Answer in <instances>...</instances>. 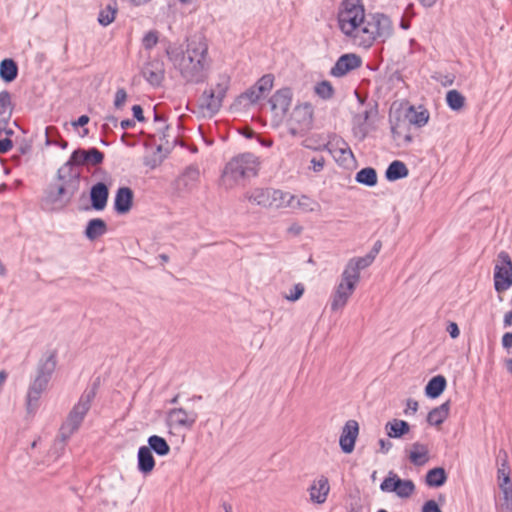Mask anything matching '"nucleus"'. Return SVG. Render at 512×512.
<instances>
[{
	"mask_svg": "<svg viewBox=\"0 0 512 512\" xmlns=\"http://www.w3.org/2000/svg\"><path fill=\"white\" fill-rule=\"evenodd\" d=\"M315 93L318 96H331L333 94V87L328 81H322L315 86Z\"/></svg>",
	"mask_w": 512,
	"mask_h": 512,
	"instance_id": "obj_50",
	"label": "nucleus"
},
{
	"mask_svg": "<svg viewBox=\"0 0 512 512\" xmlns=\"http://www.w3.org/2000/svg\"><path fill=\"white\" fill-rule=\"evenodd\" d=\"M133 191L129 187H120L115 195L114 208L117 213L125 214L131 210Z\"/></svg>",
	"mask_w": 512,
	"mask_h": 512,
	"instance_id": "obj_26",
	"label": "nucleus"
},
{
	"mask_svg": "<svg viewBox=\"0 0 512 512\" xmlns=\"http://www.w3.org/2000/svg\"><path fill=\"white\" fill-rule=\"evenodd\" d=\"M308 491L312 502L317 504L324 503L330 491L328 479L325 476L319 477L313 481Z\"/></svg>",
	"mask_w": 512,
	"mask_h": 512,
	"instance_id": "obj_24",
	"label": "nucleus"
},
{
	"mask_svg": "<svg viewBox=\"0 0 512 512\" xmlns=\"http://www.w3.org/2000/svg\"><path fill=\"white\" fill-rule=\"evenodd\" d=\"M158 43V34L156 31H149L142 39V44L146 49L153 48Z\"/></svg>",
	"mask_w": 512,
	"mask_h": 512,
	"instance_id": "obj_49",
	"label": "nucleus"
},
{
	"mask_svg": "<svg viewBox=\"0 0 512 512\" xmlns=\"http://www.w3.org/2000/svg\"><path fill=\"white\" fill-rule=\"evenodd\" d=\"M12 111L13 105L10 101V98H0V124H9Z\"/></svg>",
	"mask_w": 512,
	"mask_h": 512,
	"instance_id": "obj_46",
	"label": "nucleus"
},
{
	"mask_svg": "<svg viewBox=\"0 0 512 512\" xmlns=\"http://www.w3.org/2000/svg\"><path fill=\"white\" fill-rule=\"evenodd\" d=\"M447 332L451 336V338L455 339L459 336L460 330L458 325L455 322H450L447 326Z\"/></svg>",
	"mask_w": 512,
	"mask_h": 512,
	"instance_id": "obj_57",
	"label": "nucleus"
},
{
	"mask_svg": "<svg viewBox=\"0 0 512 512\" xmlns=\"http://www.w3.org/2000/svg\"><path fill=\"white\" fill-rule=\"evenodd\" d=\"M138 470L143 474H149L155 467V459L150 448L141 446L138 450Z\"/></svg>",
	"mask_w": 512,
	"mask_h": 512,
	"instance_id": "obj_28",
	"label": "nucleus"
},
{
	"mask_svg": "<svg viewBox=\"0 0 512 512\" xmlns=\"http://www.w3.org/2000/svg\"><path fill=\"white\" fill-rule=\"evenodd\" d=\"M450 402L446 401L440 406L432 409L427 416V421L430 425L439 426L449 415Z\"/></svg>",
	"mask_w": 512,
	"mask_h": 512,
	"instance_id": "obj_33",
	"label": "nucleus"
},
{
	"mask_svg": "<svg viewBox=\"0 0 512 512\" xmlns=\"http://www.w3.org/2000/svg\"><path fill=\"white\" fill-rule=\"evenodd\" d=\"M109 197L108 186L103 182H98L91 187L90 200L91 206L97 211H102L107 206Z\"/></svg>",
	"mask_w": 512,
	"mask_h": 512,
	"instance_id": "obj_23",
	"label": "nucleus"
},
{
	"mask_svg": "<svg viewBox=\"0 0 512 512\" xmlns=\"http://www.w3.org/2000/svg\"><path fill=\"white\" fill-rule=\"evenodd\" d=\"M187 109L202 118L213 117L222 106V98H188Z\"/></svg>",
	"mask_w": 512,
	"mask_h": 512,
	"instance_id": "obj_11",
	"label": "nucleus"
},
{
	"mask_svg": "<svg viewBox=\"0 0 512 512\" xmlns=\"http://www.w3.org/2000/svg\"><path fill=\"white\" fill-rule=\"evenodd\" d=\"M57 133V129L53 126L46 127L45 129V144L47 146L52 145L53 142V136Z\"/></svg>",
	"mask_w": 512,
	"mask_h": 512,
	"instance_id": "obj_54",
	"label": "nucleus"
},
{
	"mask_svg": "<svg viewBox=\"0 0 512 512\" xmlns=\"http://www.w3.org/2000/svg\"><path fill=\"white\" fill-rule=\"evenodd\" d=\"M422 512H442L434 500L425 502L422 507Z\"/></svg>",
	"mask_w": 512,
	"mask_h": 512,
	"instance_id": "obj_55",
	"label": "nucleus"
},
{
	"mask_svg": "<svg viewBox=\"0 0 512 512\" xmlns=\"http://www.w3.org/2000/svg\"><path fill=\"white\" fill-rule=\"evenodd\" d=\"M164 73V64L158 59L148 61L142 69L144 78L154 87L161 85L164 79Z\"/></svg>",
	"mask_w": 512,
	"mask_h": 512,
	"instance_id": "obj_19",
	"label": "nucleus"
},
{
	"mask_svg": "<svg viewBox=\"0 0 512 512\" xmlns=\"http://www.w3.org/2000/svg\"><path fill=\"white\" fill-rule=\"evenodd\" d=\"M325 147L335 161L341 166L348 167L355 161L352 150L347 142L342 138H333L325 145Z\"/></svg>",
	"mask_w": 512,
	"mask_h": 512,
	"instance_id": "obj_13",
	"label": "nucleus"
},
{
	"mask_svg": "<svg viewBox=\"0 0 512 512\" xmlns=\"http://www.w3.org/2000/svg\"><path fill=\"white\" fill-rule=\"evenodd\" d=\"M355 288L340 281L331 298V310L338 311L344 308Z\"/></svg>",
	"mask_w": 512,
	"mask_h": 512,
	"instance_id": "obj_22",
	"label": "nucleus"
},
{
	"mask_svg": "<svg viewBox=\"0 0 512 512\" xmlns=\"http://www.w3.org/2000/svg\"><path fill=\"white\" fill-rule=\"evenodd\" d=\"M499 512H512V487L500 488Z\"/></svg>",
	"mask_w": 512,
	"mask_h": 512,
	"instance_id": "obj_45",
	"label": "nucleus"
},
{
	"mask_svg": "<svg viewBox=\"0 0 512 512\" xmlns=\"http://www.w3.org/2000/svg\"><path fill=\"white\" fill-rule=\"evenodd\" d=\"M117 11H118L117 3L115 1H113V3L108 4L105 8H103L100 11L99 16H98V22L102 26L110 25L114 21Z\"/></svg>",
	"mask_w": 512,
	"mask_h": 512,
	"instance_id": "obj_41",
	"label": "nucleus"
},
{
	"mask_svg": "<svg viewBox=\"0 0 512 512\" xmlns=\"http://www.w3.org/2000/svg\"><path fill=\"white\" fill-rule=\"evenodd\" d=\"M408 173L409 171L406 165L402 161L395 160L388 166L385 176L389 181H396L407 177Z\"/></svg>",
	"mask_w": 512,
	"mask_h": 512,
	"instance_id": "obj_37",
	"label": "nucleus"
},
{
	"mask_svg": "<svg viewBox=\"0 0 512 512\" xmlns=\"http://www.w3.org/2000/svg\"><path fill=\"white\" fill-rule=\"evenodd\" d=\"M56 356L50 353L43 358L37 367V373L31 382L26 396V409L28 413H34L39 407V400L48 387V383L56 368Z\"/></svg>",
	"mask_w": 512,
	"mask_h": 512,
	"instance_id": "obj_6",
	"label": "nucleus"
},
{
	"mask_svg": "<svg viewBox=\"0 0 512 512\" xmlns=\"http://www.w3.org/2000/svg\"><path fill=\"white\" fill-rule=\"evenodd\" d=\"M502 345L505 349H511L512 348V333L507 332L502 337Z\"/></svg>",
	"mask_w": 512,
	"mask_h": 512,
	"instance_id": "obj_59",
	"label": "nucleus"
},
{
	"mask_svg": "<svg viewBox=\"0 0 512 512\" xmlns=\"http://www.w3.org/2000/svg\"><path fill=\"white\" fill-rule=\"evenodd\" d=\"M14 131L8 125L0 124V153H6L12 148L10 137Z\"/></svg>",
	"mask_w": 512,
	"mask_h": 512,
	"instance_id": "obj_44",
	"label": "nucleus"
},
{
	"mask_svg": "<svg viewBox=\"0 0 512 512\" xmlns=\"http://www.w3.org/2000/svg\"><path fill=\"white\" fill-rule=\"evenodd\" d=\"M72 162L76 165H92L96 166L103 162L104 154L97 148L77 149L72 155Z\"/></svg>",
	"mask_w": 512,
	"mask_h": 512,
	"instance_id": "obj_20",
	"label": "nucleus"
},
{
	"mask_svg": "<svg viewBox=\"0 0 512 512\" xmlns=\"http://www.w3.org/2000/svg\"><path fill=\"white\" fill-rule=\"evenodd\" d=\"M208 46L202 39L191 40L185 52L167 50L170 60L187 82L198 83L206 76Z\"/></svg>",
	"mask_w": 512,
	"mask_h": 512,
	"instance_id": "obj_2",
	"label": "nucleus"
},
{
	"mask_svg": "<svg viewBox=\"0 0 512 512\" xmlns=\"http://www.w3.org/2000/svg\"><path fill=\"white\" fill-rule=\"evenodd\" d=\"M200 170L196 165L186 167L174 181V187L178 194L192 192L199 182Z\"/></svg>",
	"mask_w": 512,
	"mask_h": 512,
	"instance_id": "obj_14",
	"label": "nucleus"
},
{
	"mask_svg": "<svg viewBox=\"0 0 512 512\" xmlns=\"http://www.w3.org/2000/svg\"><path fill=\"white\" fill-rule=\"evenodd\" d=\"M409 460L416 466H422L429 460V450L426 445L415 442L411 446Z\"/></svg>",
	"mask_w": 512,
	"mask_h": 512,
	"instance_id": "obj_31",
	"label": "nucleus"
},
{
	"mask_svg": "<svg viewBox=\"0 0 512 512\" xmlns=\"http://www.w3.org/2000/svg\"><path fill=\"white\" fill-rule=\"evenodd\" d=\"M361 64L362 59L360 56L354 53L344 54L337 60L330 73L335 77H342L350 71L359 68Z\"/></svg>",
	"mask_w": 512,
	"mask_h": 512,
	"instance_id": "obj_16",
	"label": "nucleus"
},
{
	"mask_svg": "<svg viewBox=\"0 0 512 512\" xmlns=\"http://www.w3.org/2000/svg\"><path fill=\"white\" fill-rule=\"evenodd\" d=\"M381 249V243L379 241H377L372 250L367 254L365 255L364 257H369L370 258V261H369V266L373 263V261L375 260L376 258V255L379 253Z\"/></svg>",
	"mask_w": 512,
	"mask_h": 512,
	"instance_id": "obj_56",
	"label": "nucleus"
},
{
	"mask_svg": "<svg viewBox=\"0 0 512 512\" xmlns=\"http://www.w3.org/2000/svg\"><path fill=\"white\" fill-rule=\"evenodd\" d=\"M325 165V159L323 156L313 157L310 161L309 169L318 173L323 170Z\"/></svg>",
	"mask_w": 512,
	"mask_h": 512,
	"instance_id": "obj_52",
	"label": "nucleus"
},
{
	"mask_svg": "<svg viewBox=\"0 0 512 512\" xmlns=\"http://www.w3.org/2000/svg\"><path fill=\"white\" fill-rule=\"evenodd\" d=\"M383 492H394L400 498H409L415 491L412 480L401 479L393 472L389 473L380 485Z\"/></svg>",
	"mask_w": 512,
	"mask_h": 512,
	"instance_id": "obj_12",
	"label": "nucleus"
},
{
	"mask_svg": "<svg viewBox=\"0 0 512 512\" xmlns=\"http://www.w3.org/2000/svg\"><path fill=\"white\" fill-rule=\"evenodd\" d=\"M198 418L197 412L182 407L170 409L167 412L166 424L171 429L190 430Z\"/></svg>",
	"mask_w": 512,
	"mask_h": 512,
	"instance_id": "obj_10",
	"label": "nucleus"
},
{
	"mask_svg": "<svg viewBox=\"0 0 512 512\" xmlns=\"http://www.w3.org/2000/svg\"><path fill=\"white\" fill-rule=\"evenodd\" d=\"M512 286V260L509 254L501 251L494 268V287L498 293L508 290Z\"/></svg>",
	"mask_w": 512,
	"mask_h": 512,
	"instance_id": "obj_9",
	"label": "nucleus"
},
{
	"mask_svg": "<svg viewBox=\"0 0 512 512\" xmlns=\"http://www.w3.org/2000/svg\"><path fill=\"white\" fill-rule=\"evenodd\" d=\"M107 232V224L103 219H91L86 226L85 236L90 241L96 240Z\"/></svg>",
	"mask_w": 512,
	"mask_h": 512,
	"instance_id": "obj_32",
	"label": "nucleus"
},
{
	"mask_svg": "<svg viewBox=\"0 0 512 512\" xmlns=\"http://www.w3.org/2000/svg\"><path fill=\"white\" fill-rule=\"evenodd\" d=\"M447 385L446 379L442 375H437L429 380L425 387V393L430 398H437L442 394Z\"/></svg>",
	"mask_w": 512,
	"mask_h": 512,
	"instance_id": "obj_34",
	"label": "nucleus"
},
{
	"mask_svg": "<svg viewBox=\"0 0 512 512\" xmlns=\"http://www.w3.org/2000/svg\"><path fill=\"white\" fill-rule=\"evenodd\" d=\"M75 162H72V157L63 164L57 173V177L61 182L73 183L79 185V172L74 168Z\"/></svg>",
	"mask_w": 512,
	"mask_h": 512,
	"instance_id": "obj_29",
	"label": "nucleus"
},
{
	"mask_svg": "<svg viewBox=\"0 0 512 512\" xmlns=\"http://www.w3.org/2000/svg\"><path fill=\"white\" fill-rule=\"evenodd\" d=\"M430 118L429 111L423 105L408 103H393L390 113V126L393 139L399 146H405L413 141L410 126L421 128Z\"/></svg>",
	"mask_w": 512,
	"mask_h": 512,
	"instance_id": "obj_3",
	"label": "nucleus"
},
{
	"mask_svg": "<svg viewBox=\"0 0 512 512\" xmlns=\"http://www.w3.org/2000/svg\"><path fill=\"white\" fill-rule=\"evenodd\" d=\"M160 152L161 146H158L155 151L143 158V164L151 170L160 166L163 161Z\"/></svg>",
	"mask_w": 512,
	"mask_h": 512,
	"instance_id": "obj_48",
	"label": "nucleus"
},
{
	"mask_svg": "<svg viewBox=\"0 0 512 512\" xmlns=\"http://www.w3.org/2000/svg\"><path fill=\"white\" fill-rule=\"evenodd\" d=\"M358 432L359 425L355 420H349L345 423L339 440L344 453L349 454L354 450Z\"/></svg>",
	"mask_w": 512,
	"mask_h": 512,
	"instance_id": "obj_18",
	"label": "nucleus"
},
{
	"mask_svg": "<svg viewBox=\"0 0 512 512\" xmlns=\"http://www.w3.org/2000/svg\"><path fill=\"white\" fill-rule=\"evenodd\" d=\"M379 445L382 453H387L392 447V443L384 439L379 440Z\"/></svg>",
	"mask_w": 512,
	"mask_h": 512,
	"instance_id": "obj_61",
	"label": "nucleus"
},
{
	"mask_svg": "<svg viewBox=\"0 0 512 512\" xmlns=\"http://www.w3.org/2000/svg\"><path fill=\"white\" fill-rule=\"evenodd\" d=\"M353 109V116L360 117L371 122H373L378 115V103L375 98H356Z\"/></svg>",
	"mask_w": 512,
	"mask_h": 512,
	"instance_id": "obj_17",
	"label": "nucleus"
},
{
	"mask_svg": "<svg viewBox=\"0 0 512 512\" xmlns=\"http://www.w3.org/2000/svg\"><path fill=\"white\" fill-rule=\"evenodd\" d=\"M512 325V311L508 312L504 316V326H511Z\"/></svg>",
	"mask_w": 512,
	"mask_h": 512,
	"instance_id": "obj_64",
	"label": "nucleus"
},
{
	"mask_svg": "<svg viewBox=\"0 0 512 512\" xmlns=\"http://www.w3.org/2000/svg\"><path fill=\"white\" fill-rule=\"evenodd\" d=\"M338 24L346 40L353 46L370 48L377 39L383 41L393 34L390 18L382 13L366 14L360 0H344Z\"/></svg>",
	"mask_w": 512,
	"mask_h": 512,
	"instance_id": "obj_1",
	"label": "nucleus"
},
{
	"mask_svg": "<svg viewBox=\"0 0 512 512\" xmlns=\"http://www.w3.org/2000/svg\"><path fill=\"white\" fill-rule=\"evenodd\" d=\"M369 261V257L351 258L341 275V281L355 288L360 280V271L369 267Z\"/></svg>",
	"mask_w": 512,
	"mask_h": 512,
	"instance_id": "obj_15",
	"label": "nucleus"
},
{
	"mask_svg": "<svg viewBox=\"0 0 512 512\" xmlns=\"http://www.w3.org/2000/svg\"><path fill=\"white\" fill-rule=\"evenodd\" d=\"M498 482L499 488L512 487L510 483V468L507 464L506 458L498 467Z\"/></svg>",
	"mask_w": 512,
	"mask_h": 512,
	"instance_id": "obj_47",
	"label": "nucleus"
},
{
	"mask_svg": "<svg viewBox=\"0 0 512 512\" xmlns=\"http://www.w3.org/2000/svg\"><path fill=\"white\" fill-rule=\"evenodd\" d=\"M448 106L454 110L459 111L464 107L465 98H446Z\"/></svg>",
	"mask_w": 512,
	"mask_h": 512,
	"instance_id": "obj_53",
	"label": "nucleus"
},
{
	"mask_svg": "<svg viewBox=\"0 0 512 512\" xmlns=\"http://www.w3.org/2000/svg\"><path fill=\"white\" fill-rule=\"evenodd\" d=\"M260 160L253 153L246 152L231 158L225 165L221 175V185L225 189L238 186L241 181L258 174Z\"/></svg>",
	"mask_w": 512,
	"mask_h": 512,
	"instance_id": "obj_4",
	"label": "nucleus"
},
{
	"mask_svg": "<svg viewBox=\"0 0 512 512\" xmlns=\"http://www.w3.org/2000/svg\"><path fill=\"white\" fill-rule=\"evenodd\" d=\"M267 102L264 104L274 114L278 120H282L288 115V121L297 125V128H291L293 134L297 129L303 130L308 128L312 122V107L309 103L295 104L293 111L289 112L292 98H265Z\"/></svg>",
	"mask_w": 512,
	"mask_h": 512,
	"instance_id": "obj_5",
	"label": "nucleus"
},
{
	"mask_svg": "<svg viewBox=\"0 0 512 512\" xmlns=\"http://www.w3.org/2000/svg\"><path fill=\"white\" fill-rule=\"evenodd\" d=\"M230 84V77L226 74L219 75L216 82L211 87L209 96H224Z\"/></svg>",
	"mask_w": 512,
	"mask_h": 512,
	"instance_id": "obj_42",
	"label": "nucleus"
},
{
	"mask_svg": "<svg viewBox=\"0 0 512 512\" xmlns=\"http://www.w3.org/2000/svg\"><path fill=\"white\" fill-rule=\"evenodd\" d=\"M274 86V75H263L255 85L250 87L241 96H261L269 94Z\"/></svg>",
	"mask_w": 512,
	"mask_h": 512,
	"instance_id": "obj_27",
	"label": "nucleus"
},
{
	"mask_svg": "<svg viewBox=\"0 0 512 512\" xmlns=\"http://www.w3.org/2000/svg\"><path fill=\"white\" fill-rule=\"evenodd\" d=\"M372 130V122L360 117L353 116L352 134L356 140L362 142Z\"/></svg>",
	"mask_w": 512,
	"mask_h": 512,
	"instance_id": "obj_30",
	"label": "nucleus"
},
{
	"mask_svg": "<svg viewBox=\"0 0 512 512\" xmlns=\"http://www.w3.org/2000/svg\"><path fill=\"white\" fill-rule=\"evenodd\" d=\"M18 74V66L11 58L0 62V78L5 82H12Z\"/></svg>",
	"mask_w": 512,
	"mask_h": 512,
	"instance_id": "obj_35",
	"label": "nucleus"
},
{
	"mask_svg": "<svg viewBox=\"0 0 512 512\" xmlns=\"http://www.w3.org/2000/svg\"><path fill=\"white\" fill-rule=\"evenodd\" d=\"M304 293V286L300 283L294 285L293 289L290 290L289 294L285 295V299L288 301H297Z\"/></svg>",
	"mask_w": 512,
	"mask_h": 512,
	"instance_id": "obj_51",
	"label": "nucleus"
},
{
	"mask_svg": "<svg viewBox=\"0 0 512 512\" xmlns=\"http://www.w3.org/2000/svg\"><path fill=\"white\" fill-rule=\"evenodd\" d=\"M96 385L84 391L77 404L74 405L66 421L60 428V438L65 442L71 435L77 431L84 420L87 412L91 407V403L96 395Z\"/></svg>",
	"mask_w": 512,
	"mask_h": 512,
	"instance_id": "obj_7",
	"label": "nucleus"
},
{
	"mask_svg": "<svg viewBox=\"0 0 512 512\" xmlns=\"http://www.w3.org/2000/svg\"><path fill=\"white\" fill-rule=\"evenodd\" d=\"M245 197L249 202L264 208L294 207V195L273 188H254Z\"/></svg>",
	"mask_w": 512,
	"mask_h": 512,
	"instance_id": "obj_8",
	"label": "nucleus"
},
{
	"mask_svg": "<svg viewBox=\"0 0 512 512\" xmlns=\"http://www.w3.org/2000/svg\"><path fill=\"white\" fill-rule=\"evenodd\" d=\"M407 408L405 410V414H408L409 411H411L412 414H415L418 410V402L413 400V399H408L407 400Z\"/></svg>",
	"mask_w": 512,
	"mask_h": 512,
	"instance_id": "obj_58",
	"label": "nucleus"
},
{
	"mask_svg": "<svg viewBox=\"0 0 512 512\" xmlns=\"http://www.w3.org/2000/svg\"><path fill=\"white\" fill-rule=\"evenodd\" d=\"M293 205V208H299L304 212H313L318 210L320 207L316 201L306 195H302L297 199L294 197Z\"/></svg>",
	"mask_w": 512,
	"mask_h": 512,
	"instance_id": "obj_43",
	"label": "nucleus"
},
{
	"mask_svg": "<svg viewBox=\"0 0 512 512\" xmlns=\"http://www.w3.org/2000/svg\"><path fill=\"white\" fill-rule=\"evenodd\" d=\"M78 188V184L61 182L60 185L49 190L47 197L51 202H58L63 199L69 201L71 197L77 192Z\"/></svg>",
	"mask_w": 512,
	"mask_h": 512,
	"instance_id": "obj_25",
	"label": "nucleus"
},
{
	"mask_svg": "<svg viewBox=\"0 0 512 512\" xmlns=\"http://www.w3.org/2000/svg\"><path fill=\"white\" fill-rule=\"evenodd\" d=\"M387 435L391 438H400L410 430L409 424L404 420L394 419L385 425Z\"/></svg>",
	"mask_w": 512,
	"mask_h": 512,
	"instance_id": "obj_36",
	"label": "nucleus"
},
{
	"mask_svg": "<svg viewBox=\"0 0 512 512\" xmlns=\"http://www.w3.org/2000/svg\"><path fill=\"white\" fill-rule=\"evenodd\" d=\"M404 88L405 83L401 76L398 74H392L381 79L377 92L383 95L392 94L393 96H397L398 94L403 93Z\"/></svg>",
	"mask_w": 512,
	"mask_h": 512,
	"instance_id": "obj_21",
	"label": "nucleus"
},
{
	"mask_svg": "<svg viewBox=\"0 0 512 512\" xmlns=\"http://www.w3.org/2000/svg\"><path fill=\"white\" fill-rule=\"evenodd\" d=\"M355 180L360 184L373 187L378 181L376 170L372 167L363 168L356 173Z\"/></svg>",
	"mask_w": 512,
	"mask_h": 512,
	"instance_id": "obj_39",
	"label": "nucleus"
},
{
	"mask_svg": "<svg viewBox=\"0 0 512 512\" xmlns=\"http://www.w3.org/2000/svg\"><path fill=\"white\" fill-rule=\"evenodd\" d=\"M447 480L446 472L441 467L429 470L426 474V484L430 487H440Z\"/></svg>",
	"mask_w": 512,
	"mask_h": 512,
	"instance_id": "obj_40",
	"label": "nucleus"
},
{
	"mask_svg": "<svg viewBox=\"0 0 512 512\" xmlns=\"http://www.w3.org/2000/svg\"><path fill=\"white\" fill-rule=\"evenodd\" d=\"M89 122V117L87 115H82L78 118V120L72 122V126L78 127V126H85Z\"/></svg>",
	"mask_w": 512,
	"mask_h": 512,
	"instance_id": "obj_62",
	"label": "nucleus"
},
{
	"mask_svg": "<svg viewBox=\"0 0 512 512\" xmlns=\"http://www.w3.org/2000/svg\"><path fill=\"white\" fill-rule=\"evenodd\" d=\"M148 448L150 451L152 450L159 456H166L170 452V446L167 441L158 435H152L148 438Z\"/></svg>",
	"mask_w": 512,
	"mask_h": 512,
	"instance_id": "obj_38",
	"label": "nucleus"
},
{
	"mask_svg": "<svg viewBox=\"0 0 512 512\" xmlns=\"http://www.w3.org/2000/svg\"><path fill=\"white\" fill-rule=\"evenodd\" d=\"M132 111H133V116L135 119H137L140 122L144 121V114H143V109L141 108V106L134 105L132 107Z\"/></svg>",
	"mask_w": 512,
	"mask_h": 512,
	"instance_id": "obj_60",
	"label": "nucleus"
},
{
	"mask_svg": "<svg viewBox=\"0 0 512 512\" xmlns=\"http://www.w3.org/2000/svg\"><path fill=\"white\" fill-rule=\"evenodd\" d=\"M120 125H121L122 129L126 130V129L133 127L135 125V122H134V120L126 119V120H122Z\"/></svg>",
	"mask_w": 512,
	"mask_h": 512,
	"instance_id": "obj_63",
	"label": "nucleus"
}]
</instances>
